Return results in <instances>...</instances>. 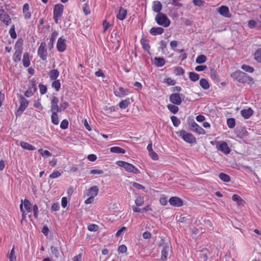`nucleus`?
I'll return each instance as SVG.
<instances>
[{
  "label": "nucleus",
  "instance_id": "obj_22",
  "mask_svg": "<svg viewBox=\"0 0 261 261\" xmlns=\"http://www.w3.org/2000/svg\"><path fill=\"white\" fill-rule=\"evenodd\" d=\"M210 76L213 81L216 82H219L220 81V77L217 74V71L214 68L210 69Z\"/></svg>",
  "mask_w": 261,
  "mask_h": 261
},
{
  "label": "nucleus",
  "instance_id": "obj_42",
  "mask_svg": "<svg viewBox=\"0 0 261 261\" xmlns=\"http://www.w3.org/2000/svg\"><path fill=\"white\" fill-rule=\"evenodd\" d=\"M254 59L256 61L261 63V48L258 49L254 53Z\"/></svg>",
  "mask_w": 261,
  "mask_h": 261
},
{
  "label": "nucleus",
  "instance_id": "obj_4",
  "mask_svg": "<svg viewBox=\"0 0 261 261\" xmlns=\"http://www.w3.org/2000/svg\"><path fill=\"white\" fill-rule=\"evenodd\" d=\"M116 164L119 167L124 168L127 172L135 174L139 173V170L134 165L126 162L119 161L116 162Z\"/></svg>",
  "mask_w": 261,
  "mask_h": 261
},
{
  "label": "nucleus",
  "instance_id": "obj_37",
  "mask_svg": "<svg viewBox=\"0 0 261 261\" xmlns=\"http://www.w3.org/2000/svg\"><path fill=\"white\" fill-rule=\"evenodd\" d=\"M189 78L193 82H196L199 79V75L198 74L194 72H189Z\"/></svg>",
  "mask_w": 261,
  "mask_h": 261
},
{
  "label": "nucleus",
  "instance_id": "obj_5",
  "mask_svg": "<svg viewBox=\"0 0 261 261\" xmlns=\"http://www.w3.org/2000/svg\"><path fill=\"white\" fill-rule=\"evenodd\" d=\"M20 106L15 112L16 116H20L24 110L27 108L29 105L28 100L25 98L22 95H19Z\"/></svg>",
  "mask_w": 261,
  "mask_h": 261
},
{
  "label": "nucleus",
  "instance_id": "obj_43",
  "mask_svg": "<svg viewBox=\"0 0 261 261\" xmlns=\"http://www.w3.org/2000/svg\"><path fill=\"white\" fill-rule=\"evenodd\" d=\"M51 86L56 89V91H59L61 87V83L59 80H55L52 83Z\"/></svg>",
  "mask_w": 261,
  "mask_h": 261
},
{
  "label": "nucleus",
  "instance_id": "obj_59",
  "mask_svg": "<svg viewBox=\"0 0 261 261\" xmlns=\"http://www.w3.org/2000/svg\"><path fill=\"white\" fill-rule=\"evenodd\" d=\"M61 175V173L58 171H54L53 173H51L49 175V177L50 178H55L59 177Z\"/></svg>",
  "mask_w": 261,
  "mask_h": 261
},
{
  "label": "nucleus",
  "instance_id": "obj_34",
  "mask_svg": "<svg viewBox=\"0 0 261 261\" xmlns=\"http://www.w3.org/2000/svg\"><path fill=\"white\" fill-rule=\"evenodd\" d=\"M130 99L127 98L125 100L121 101L119 103V106L121 109H124L127 108L128 106L130 104Z\"/></svg>",
  "mask_w": 261,
  "mask_h": 261
},
{
  "label": "nucleus",
  "instance_id": "obj_8",
  "mask_svg": "<svg viewBox=\"0 0 261 261\" xmlns=\"http://www.w3.org/2000/svg\"><path fill=\"white\" fill-rule=\"evenodd\" d=\"M59 99L56 96H53L51 100V109L50 111L52 113H58L61 112V109L58 106Z\"/></svg>",
  "mask_w": 261,
  "mask_h": 261
},
{
  "label": "nucleus",
  "instance_id": "obj_28",
  "mask_svg": "<svg viewBox=\"0 0 261 261\" xmlns=\"http://www.w3.org/2000/svg\"><path fill=\"white\" fill-rule=\"evenodd\" d=\"M59 75V72L57 69H53L49 72V76L51 80H55Z\"/></svg>",
  "mask_w": 261,
  "mask_h": 261
},
{
  "label": "nucleus",
  "instance_id": "obj_36",
  "mask_svg": "<svg viewBox=\"0 0 261 261\" xmlns=\"http://www.w3.org/2000/svg\"><path fill=\"white\" fill-rule=\"evenodd\" d=\"M140 42H141V44L143 46V48L145 50H147L149 49L150 46L148 43L149 41L148 39L143 38L141 39Z\"/></svg>",
  "mask_w": 261,
  "mask_h": 261
},
{
  "label": "nucleus",
  "instance_id": "obj_61",
  "mask_svg": "<svg viewBox=\"0 0 261 261\" xmlns=\"http://www.w3.org/2000/svg\"><path fill=\"white\" fill-rule=\"evenodd\" d=\"M83 11L86 15H88L90 13V9L87 4H85L83 7Z\"/></svg>",
  "mask_w": 261,
  "mask_h": 261
},
{
  "label": "nucleus",
  "instance_id": "obj_52",
  "mask_svg": "<svg viewBox=\"0 0 261 261\" xmlns=\"http://www.w3.org/2000/svg\"><path fill=\"white\" fill-rule=\"evenodd\" d=\"M14 248L13 247L11 250L10 254L8 255L10 261H15L16 260V256L14 255Z\"/></svg>",
  "mask_w": 261,
  "mask_h": 261
},
{
  "label": "nucleus",
  "instance_id": "obj_10",
  "mask_svg": "<svg viewBox=\"0 0 261 261\" xmlns=\"http://www.w3.org/2000/svg\"><path fill=\"white\" fill-rule=\"evenodd\" d=\"M169 202L171 205L176 207H179L183 205V201L181 199L178 197H172L169 200Z\"/></svg>",
  "mask_w": 261,
  "mask_h": 261
},
{
  "label": "nucleus",
  "instance_id": "obj_63",
  "mask_svg": "<svg viewBox=\"0 0 261 261\" xmlns=\"http://www.w3.org/2000/svg\"><path fill=\"white\" fill-rule=\"evenodd\" d=\"M206 68L207 66L206 65H198L195 67V70L197 71H202L204 70Z\"/></svg>",
  "mask_w": 261,
  "mask_h": 261
},
{
  "label": "nucleus",
  "instance_id": "obj_31",
  "mask_svg": "<svg viewBox=\"0 0 261 261\" xmlns=\"http://www.w3.org/2000/svg\"><path fill=\"white\" fill-rule=\"evenodd\" d=\"M22 50H15L13 59L14 62H18L20 61L21 58Z\"/></svg>",
  "mask_w": 261,
  "mask_h": 261
},
{
  "label": "nucleus",
  "instance_id": "obj_62",
  "mask_svg": "<svg viewBox=\"0 0 261 261\" xmlns=\"http://www.w3.org/2000/svg\"><path fill=\"white\" fill-rule=\"evenodd\" d=\"M33 211L34 213V217L35 218L38 217V207L36 204H35L33 207Z\"/></svg>",
  "mask_w": 261,
  "mask_h": 261
},
{
  "label": "nucleus",
  "instance_id": "obj_16",
  "mask_svg": "<svg viewBox=\"0 0 261 261\" xmlns=\"http://www.w3.org/2000/svg\"><path fill=\"white\" fill-rule=\"evenodd\" d=\"M64 6L62 4H57L54 8V15L61 16L63 11Z\"/></svg>",
  "mask_w": 261,
  "mask_h": 261
},
{
  "label": "nucleus",
  "instance_id": "obj_35",
  "mask_svg": "<svg viewBox=\"0 0 261 261\" xmlns=\"http://www.w3.org/2000/svg\"><path fill=\"white\" fill-rule=\"evenodd\" d=\"M220 179L224 182H229L230 180V176L224 173H220L219 175Z\"/></svg>",
  "mask_w": 261,
  "mask_h": 261
},
{
  "label": "nucleus",
  "instance_id": "obj_26",
  "mask_svg": "<svg viewBox=\"0 0 261 261\" xmlns=\"http://www.w3.org/2000/svg\"><path fill=\"white\" fill-rule=\"evenodd\" d=\"M51 254L54 255L56 259L61 257V254L57 247L51 246L50 248Z\"/></svg>",
  "mask_w": 261,
  "mask_h": 261
},
{
  "label": "nucleus",
  "instance_id": "obj_3",
  "mask_svg": "<svg viewBox=\"0 0 261 261\" xmlns=\"http://www.w3.org/2000/svg\"><path fill=\"white\" fill-rule=\"evenodd\" d=\"M157 23L164 27H168L170 24V21L166 14L163 13H158L155 18Z\"/></svg>",
  "mask_w": 261,
  "mask_h": 261
},
{
  "label": "nucleus",
  "instance_id": "obj_33",
  "mask_svg": "<svg viewBox=\"0 0 261 261\" xmlns=\"http://www.w3.org/2000/svg\"><path fill=\"white\" fill-rule=\"evenodd\" d=\"M98 188L96 186L91 187L89 190V195L96 196L98 194Z\"/></svg>",
  "mask_w": 261,
  "mask_h": 261
},
{
  "label": "nucleus",
  "instance_id": "obj_48",
  "mask_svg": "<svg viewBox=\"0 0 261 261\" xmlns=\"http://www.w3.org/2000/svg\"><path fill=\"white\" fill-rule=\"evenodd\" d=\"M9 34L10 36L13 39H15L17 37V34L15 30V25L13 24L12 25L10 30H9Z\"/></svg>",
  "mask_w": 261,
  "mask_h": 261
},
{
  "label": "nucleus",
  "instance_id": "obj_6",
  "mask_svg": "<svg viewBox=\"0 0 261 261\" xmlns=\"http://www.w3.org/2000/svg\"><path fill=\"white\" fill-rule=\"evenodd\" d=\"M0 20L7 26L11 23V19L10 16L3 9H0Z\"/></svg>",
  "mask_w": 261,
  "mask_h": 261
},
{
  "label": "nucleus",
  "instance_id": "obj_56",
  "mask_svg": "<svg viewBox=\"0 0 261 261\" xmlns=\"http://www.w3.org/2000/svg\"><path fill=\"white\" fill-rule=\"evenodd\" d=\"M38 152L41 154H42V155H46V156H51V153L48 150H43L42 149H39L38 150Z\"/></svg>",
  "mask_w": 261,
  "mask_h": 261
},
{
  "label": "nucleus",
  "instance_id": "obj_32",
  "mask_svg": "<svg viewBox=\"0 0 261 261\" xmlns=\"http://www.w3.org/2000/svg\"><path fill=\"white\" fill-rule=\"evenodd\" d=\"M23 43V40L21 38L18 39L15 45V50L22 51Z\"/></svg>",
  "mask_w": 261,
  "mask_h": 261
},
{
  "label": "nucleus",
  "instance_id": "obj_58",
  "mask_svg": "<svg viewBox=\"0 0 261 261\" xmlns=\"http://www.w3.org/2000/svg\"><path fill=\"white\" fill-rule=\"evenodd\" d=\"M118 251L119 253H125L127 251V247L124 245H121L119 246Z\"/></svg>",
  "mask_w": 261,
  "mask_h": 261
},
{
  "label": "nucleus",
  "instance_id": "obj_18",
  "mask_svg": "<svg viewBox=\"0 0 261 261\" xmlns=\"http://www.w3.org/2000/svg\"><path fill=\"white\" fill-rule=\"evenodd\" d=\"M218 12L222 16L225 17H229V9L227 6H222L219 9Z\"/></svg>",
  "mask_w": 261,
  "mask_h": 261
},
{
  "label": "nucleus",
  "instance_id": "obj_50",
  "mask_svg": "<svg viewBox=\"0 0 261 261\" xmlns=\"http://www.w3.org/2000/svg\"><path fill=\"white\" fill-rule=\"evenodd\" d=\"M144 197L139 196L135 200V203L137 206H141L144 203Z\"/></svg>",
  "mask_w": 261,
  "mask_h": 261
},
{
  "label": "nucleus",
  "instance_id": "obj_55",
  "mask_svg": "<svg viewBox=\"0 0 261 261\" xmlns=\"http://www.w3.org/2000/svg\"><path fill=\"white\" fill-rule=\"evenodd\" d=\"M39 87L40 89V93L41 94H44L46 92L47 88L45 86H44L41 84H40L39 85Z\"/></svg>",
  "mask_w": 261,
  "mask_h": 261
},
{
  "label": "nucleus",
  "instance_id": "obj_44",
  "mask_svg": "<svg viewBox=\"0 0 261 261\" xmlns=\"http://www.w3.org/2000/svg\"><path fill=\"white\" fill-rule=\"evenodd\" d=\"M171 119L173 125L175 127L178 126L180 123V120L175 116H172L171 117Z\"/></svg>",
  "mask_w": 261,
  "mask_h": 261
},
{
  "label": "nucleus",
  "instance_id": "obj_29",
  "mask_svg": "<svg viewBox=\"0 0 261 261\" xmlns=\"http://www.w3.org/2000/svg\"><path fill=\"white\" fill-rule=\"evenodd\" d=\"M199 84L204 90H207L210 88V84L207 80L205 79H201L200 80Z\"/></svg>",
  "mask_w": 261,
  "mask_h": 261
},
{
  "label": "nucleus",
  "instance_id": "obj_13",
  "mask_svg": "<svg viewBox=\"0 0 261 261\" xmlns=\"http://www.w3.org/2000/svg\"><path fill=\"white\" fill-rule=\"evenodd\" d=\"M160 246H162L163 249L162 250V256L161 258L163 260H165L167 259L168 252L169 251V246L167 244H162Z\"/></svg>",
  "mask_w": 261,
  "mask_h": 261
},
{
  "label": "nucleus",
  "instance_id": "obj_47",
  "mask_svg": "<svg viewBox=\"0 0 261 261\" xmlns=\"http://www.w3.org/2000/svg\"><path fill=\"white\" fill-rule=\"evenodd\" d=\"M119 90L120 91V94L119 95H117L116 94V96H119V97H123L126 95L127 94L128 90L126 89H124L123 88L120 87L119 88Z\"/></svg>",
  "mask_w": 261,
  "mask_h": 261
},
{
  "label": "nucleus",
  "instance_id": "obj_9",
  "mask_svg": "<svg viewBox=\"0 0 261 261\" xmlns=\"http://www.w3.org/2000/svg\"><path fill=\"white\" fill-rule=\"evenodd\" d=\"M190 129L198 134H204L205 132L201 126L198 125L195 122L193 121L189 123Z\"/></svg>",
  "mask_w": 261,
  "mask_h": 261
},
{
  "label": "nucleus",
  "instance_id": "obj_20",
  "mask_svg": "<svg viewBox=\"0 0 261 261\" xmlns=\"http://www.w3.org/2000/svg\"><path fill=\"white\" fill-rule=\"evenodd\" d=\"M58 33L57 31H55L53 32L51 35V38H50L49 42L48 43V46L49 49H51L54 47V43L56 39V38L58 36Z\"/></svg>",
  "mask_w": 261,
  "mask_h": 261
},
{
  "label": "nucleus",
  "instance_id": "obj_1",
  "mask_svg": "<svg viewBox=\"0 0 261 261\" xmlns=\"http://www.w3.org/2000/svg\"><path fill=\"white\" fill-rule=\"evenodd\" d=\"M231 76L236 81L242 83H253V79L249 76L247 73L241 71H236L231 74Z\"/></svg>",
  "mask_w": 261,
  "mask_h": 261
},
{
  "label": "nucleus",
  "instance_id": "obj_2",
  "mask_svg": "<svg viewBox=\"0 0 261 261\" xmlns=\"http://www.w3.org/2000/svg\"><path fill=\"white\" fill-rule=\"evenodd\" d=\"M176 134L178 137L181 138L187 143L193 144L196 142V139L194 136L191 133H187L185 130L178 132Z\"/></svg>",
  "mask_w": 261,
  "mask_h": 261
},
{
  "label": "nucleus",
  "instance_id": "obj_17",
  "mask_svg": "<svg viewBox=\"0 0 261 261\" xmlns=\"http://www.w3.org/2000/svg\"><path fill=\"white\" fill-rule=\"evenodd\" d=\"M253 113V111L251 108H249L247 109H243L241 111L242 116L245 119H248Z\"/></svg>",
  "mask_w": 261,
  "mask_h": 261
},
{
  "label": "nucleus",
  "instance_id": "obj_39",
  "mask_svg": "<svg viewBox=\"0 0 261 261\" xmlns=\"http://www.w3.org/2000/svg\"><path fill=\"white\" fill-rule=\"evenodd\" d=\"M227 124L230 128H233L235 126L236 120L233 118H230L227 120Z\"/></svg>",
  "mask_w": 261,
  "mask_h": 261
},
{
  "label": "nucleus",
  "instance_id": "obj_49",
  "mask_svg": "<svg viewBox=\"0 0 261 261\" xmlns=\"http://www.w3.org/2000/svg\"><path fill=\"white\" fill-rule=\"evenodd\" d=\"M23 205H24V208H25V210L28 212H30L31 211V203L27 199H25L24 201H23Z\"/></svg>",
  "mask_w": 261,
  "mask_h": 261
},
{
  "label": "nucleus",
  "instance_id": "obj_15",
  "mask_svg": "<svg viewBox=\"0 0 261 261\" xmlns=\"http://www.w3.org/2000/svg\"><path fill=\"white\" fill-rule=\"evenodd\" d=\"M210 255V252L206 248L203 249L202 250L199 251V257L203 261L207 260Z\"/></svg>",
  "mask_w": 261,
  "mask_h": 261
},
{
  "label": "nucleus",
  "instance_id": "obj_12",
  "mask_svg": "<svg viewBox=\"0 0 261 261\" xmlns=\"http://www.w3.org/2000/svg\"><path fill=\"white\" fill-rule=\"evenodd\" d=\"M170 101L173 104L179 105L181 103V99L179 93H173L170 95Z\"/></svg>",
  "mask_w": 261,
  "mask_h": 261
},
{
  "label": "nucleus",
  "instance_id": "obj_64",
  "mask_svg": "<svg viewBox=\"0 0 261 261\" xmlns=\"http://www.w3.org/2000/svg\"><path fill=\"white\" fill-rule=\"evenodd\" d=\"M175 70L176 74L177 75H182L185 72V70L181 67H177Z\"/></svg>",
  "mask_w": 261,
  "mask_h": 261
},
{
  "label": "nucleus",
  "instance_id": "obj_53",
  "mask_svg": "<svg viewBox=\"0 0 261 261\" xmlns=\"http://www.w3.org/2000/svg\"><path fill=\"white\" fill-rule=\"evenodd\" d=\"M68 126V121L66 119L63 120L61 124H60V127L63 129L67 128Z\"/></svg>",
  "mask_w": 261,
  "mask_h": 261
},
{
  "label": "nucleus",
  "instance_id": "obj_24",
  "mask_svg": "<svg viewBox=\"0 0 261 261\" xmlns=\"http://www.w3.org/2000/svg\"><path fill=\"white\" fill-rule=\"evenodd\" d=\"M154 64L157 67H162L165 64V60L162 57H155L154 59Z\"/></svg>",
  "mask_w": 261,
  "mask_h": 261
},
{
  "label": "nucleus",
  "instance_id": "obj_21",
  "mask_svg": "<svg viewBox=\"0 0 261 261\" xmlns=\"http://www.w3.org/2000/svg\"><path fill=\"white\" fill-rule=\"evenodd\" d=\"M164 29L161 27H153L150 29V33L151 35L155 36L162 34L164 32Z\"/></svg>",
  "mask_w": 261,
  "mask_h": 261
},
{
  "label": "nucleus",
  "instance_id": "obj_51",
  "mask_svg": "<svg viewBox=\"0 0 261 261\" xmlns=\"http://www.w3.org/2000/svg\"><path fill=\"white\" fill-rule=\"evenodd\" d=\"M164 82L167 84L169 86H174L176 84L175 81L168 77L164 79Z\"/></svg>",
  "mask_w": 261,
  "mask_h": 261
},
{
  "label": "nucleus",
  "instance_id": "obj_11",
  "mask_svg": "<svg viewBox=\"0 0 261 261\" xmlns=\"http://www.w3.org/2000/svg\"><path fill=\"white\" fill-rule=\"evenodd\" d=\"M66 40L60 37L58 39L57 44V48L60 52H63L66 48Z\"/></svg>",
  "mask_w": 261,
  "mask_h": 261
},
{
  "label": "nucleus",
  "instance_id": "obj_54",
  "mask_svg": "<svg viewBox=\"0 0 261 261\" xmlns=\"http://www.w3.org/2000/svg\"><path fill=\"white\" fill-rule=\"evenodd\" d=\"M98 228V226L95 224H90L88 226V229L90 231H96Z\"/></svg>",
  "mask_w": 261,
  "mask_h": 261
},
{
  "label": "nucleus",
  "instance_id": "obj_25",
  "mask_svg": "<svg viewBox=\"0 0 261 261\" xmlns=\"http://www.w3.org/2000/svg\"><path fill=\"white\" fill-rule=\"evenodd\" d=\"M20 145L22 148L28 150H34L36 149L34 146L23 141L20 142Z\"/></svg>",
  "mask_w": 261,
  "mask_h": 261
},
{
  "label": "nucleus",
  "instance_id": "obj_23",
  "mask_svg": "<svg viewBox=\"0 0 261 261\" xmlns=\"http://www.w3.org/2000/svg\"><path fill=\"white\" fill-rule=\"evenodd\" d=\"M127 10L122 7L119 9L118 14L117 15V18L119 20H123L126 17Z\"/></svg>",
  "mask_w": 261,
  "mask_h": 261
},
{
  "label": "nucleus",
  "instance_id": "obj_7",
  "mask_svg": "<svg viewBox=\"0 0 261 261\" xmlns=\"http://www.w3.org/2000/svg\"><path fill=\"white\" fill-rule=\"evenodd\" d=\"M46 46L45 42H42L38 50V55L44 61L46 59L47 55V50L45 48Z\"/></svg>",
  "mask_w": 261,
  "mask_h": 261
},
{
  "label": "nucleus",
  "instance_id": "obj_38",
  "mask_svg": "<svg viewBox=\"0 0 261 261\" xmlns=\"http://www.w3.org/2000/svg\"><path fill=\"white\" fill-rule=\"evenodd\" d=\"M206 57L204 55H201L197 57L196 59V63L197 64H202L206 61Z\"/></svg>",
  "mask_w": 261,
  "mask_h": 261
},
{
  "label": "nucleus",
  "instance_id": "obj_45",
  "mask_svg": "<svg viewBox=\"0 0 261 261\" xmlns=\"http://www.w3.org/2000/svg\"><path fill=\"white\" fill-rule=\"evenodd\" d=\"M51 118L53 123L55 125H58L59 124V119L57 113H52Z\"/></svg>",
  "mask_w": 261,
  "mask_h": 261
},
{
  "label": "nucleus",
  "instance_id": "obj_30",
  "mask_svg": "<svg viewBox=\"0 0 261 261\" xmlns=\"http://www.w3.org/2000/svg\"><path fill=\"white\" fill-rule=\"evenodd\" d=\"M110 151L113 153H125V149L120 147H112L110 148Z\"/></svg>",
  "mask_w": 261,
  "mask_h": 261
},
{
  "label": "nucleus",
  "instance_id": "obj_46",
  "mask_svg": "<svg viewBox=\"0 0 261 261\" xmlns=\"http://www.w3.org/2000/svg\"><path fill=\"white\" fill-rule=\"evenodd\" d=\"M241 68L243 70L248 72L252 73L254 71V68L249 65L244 64Z\"/></svg>",
  "mask_w": 261,
  "mask_h": 261
},
{
  "label": "nucleus",
  "instance_id": "obj_57",
  "mask_svg": "<svg viewBox=\"0 0 261 261\" xmlns=\"http://www.w3.org/2000/svg\"><path fill=\"white\" fill-rule=\"evenodd\" d=\"M149 154L151 158L154 161H156L159 159L158 155L153 150L150 152Z\"/></svg>",
  "mask_w": 261,
  "mask_h": 261
},
{
  "label": "nucleus",
  "instance_id": "obj_14",
  "mask_svg": "<svg viewBox=\"0 0 261 261\" xmlns=\"http://www.w3.org/2000/svg\"><path fill=\"white\" fill-rule=\"evenodd\" d=\"M217 148L226 154L229 153L230 151V149L225 142H222L219 146H217Z\"/></svg>",
  "mask_w": 261,
  "mask_h": 261
},
{
  "label": "nucleus",
  "instance_id": "obj_41",
  "mask_svg": "<svg viewBox=\"0 0 261 261\" xmlns=\"http://www.w3.org/2000/svg\"><path fill=\"white\" fill-rule=\"evenodd\" d=\"M232 199L234 201L237 202L239 205L241 204L242 202H244L243 199L237 194L233 195Z\"/></svg>",
  "mask_w": 261,
  "mask_h": 261
},
{
  "label": "nucleus",
  "instance_id": "obj_19",
  "mask_svg": "<svg viewBox=\"0 0 261 261\" xmlns=\"http://www.w3.org/2000/svg\"><path fill=\"white\" fill-rule=\"evenodd\" d=\"M162 5L160 2L155 1L153 2L152 10L154 12L156 13H161L160 11L162 9Z\"/></svg>",
  "mask_w": 261,
  "mask_h": 261
},
{
  "label": "nucleus",
  "instance_id": "obj_40",
  "mask_svg": "<svg viewBox=\"0 0 261 261\" xmlns=\"http://www.w3.org/2000/svg\"><path fill=\"white\" fill-rule=\"evenodd\" d=\"M168 109L173 114H176L178 111V107L174 105L169 104L167 106Z\"/></svg>",
  "mask_w": 261,
  "mask_h": 261
},
{
  "label": "nucleus",
  "instance_id": "obj_60",
  "mask_svg": "<svg viewBox=\"0 0 261 261\" xmlns=\"http://www.w3.org/2000/svg\"><path fill=\"white\" fill-rule=\"evenodd\" d=\"M193 3L196 6H202L204 5V2L202 0H193Z\"/></svg>",
  "mask_w": 261,
  "mask_h": 261
},
{
  "label": "nucleus",
  "instance_id": "obj_27",
  "mask_svg": "<svg viewBox=\"0 0 261 261\" xmlns=\"http://www.w3.org/2000/svg\"><path fill=\"white\" fill-rule=\"evenodd\" d=\"M23 65L25 67H28L29 66L30 62L29 59V53L26 52L23 54V59H22Z\"/></svg>",
  "mask_w": 261,
  "mask_h": 261
}]
</instances>
